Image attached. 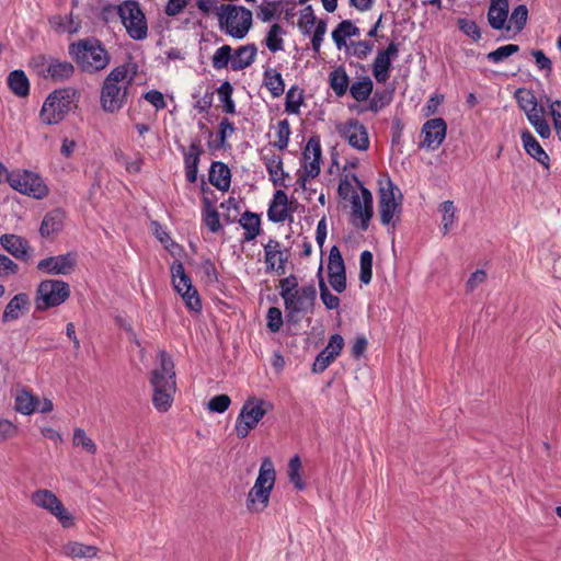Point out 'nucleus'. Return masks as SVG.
I'll return each instance as SVG.
<instances>
[{
    "instance_id": "obj_55",
    "label": "nucleus",
    "mask_w": 561,
    "mask_h": 561,
    "mask_svg": "<svg viewBox=\"0 0 561 561\" xmlns=\"http://www.w3.org/2000/svg\"><path fill=\"white\" fill-rule=\"evenodd\" d=\"M279 295L283 298V300H287V296L290 294H296L297 290L300 289L298 287V279L294 274H290L287 277H284L279 280Z\"/></svg>"
},
{
    "instance_id": "obj_26",
    "label": "nucleus",
    "mask_w": 561,
    "mask_h": 561,
    "mask_svg": "<svg viewBox=\"0 0 561 561\" xmlns=\"http://www.w3.org/2000/svg\"><path fill=\"white\" fill-rule=\"evenodd\" d=\"M508 16V0H491L488 10V22L494 30H502L505 27V22Z\"/></svg>"
},
{
    "instance_id": "obj_16",
    "label": "nucleus",
    "mask_w": 561,
    "mask_h": 561,
    "mask_svg": "<svg viewBox=\"0 0 561 561\" xmlns=\"http://www.w3.org/2000/svg\"><path fill=\"white\" fill-rule=\"evenodd\" d=\"M76 266V254L66 253L43 259L38 262L37 268L51 275L70 274Z\"/></svg>"
},
{
    "instance_id": "obj_61",
    "label": "nucleus",
    "mask_w": 561,
    "mask_h": 561,
    "mask_svg": "<svg viewBox=\"0 0 561 561\" xmlns=\"http://www.w3.org/2000/svg\"><path fill=\"white\" fill-rule=\"evenodd\" d=\"M19 265L9 256L0 253V277L5 278L18 274Z\"/></svg>"
},
{
    "instance_id": "obj_27",
    "label": "nucleus",
    "mask_w": 561,
    "mask_h": 561,
    "mask_svg": "<svg viewBox=\"0 0 561 561\" xmlns=\"http://www.w3.org/2000/svg\"><path fill=\"white\" fill-rule=\"evenodd\" d=\"M208 179L216 188L228 191L231 183L230 169L224 162L215 161L210 165Z\"/></svg>"
},
{
    "instance_id": "obj_39",
    "label": "nucleus",
    "mask_w": 561,
    "mask_h": 561,
    "mask_svg": "<svg viewBox=\"0 0 561 561\" xmlns=\"http://www.w3.org/2000/svg\"><path fill=\"white\" fill-rule=\"evenodd\" d=\"M203 219L205 225L211 232H218L221 229L218 211L208 197L203 198Z\"/></svg>"
},
{
    "instance_id": "obj_18",
    "label": "nucleus",
    "mask_w": 561,
    "mask_h": 561,
    "mask_svg": "<svg viewBox=\"0 0 561 561\" xmlns=\"http://www.w3.org/2000/svg\"><path fill=\"white\" fill-rule=\"evenodd\" d=\"M447 125L443 118L427 121L422 127L423 140L421 147L431 150L437 149L446 137Z\"/></svg>"
},
{
    "instance_id": "obj_34",
    "label": "nucleus",
    "mask_w": 561,
    "mask_h": 561,
    "mask_svg": "<svg viewBox=\"0 0 561 561\" xmlns=\"http://www.w3.org/2000/svg\"><path fill=\"white\" fill-rule=\"evenodd\" d=\"M329 82L331 89L337 96H343L350 89V78L342 66L330 72Z\"/></svg>"
},
{
    "instance_id": "obj_47",
    "label": "nucleus",
    "mask_w": 561,
    "mask_h": 561,
    "mask_svg": "<svg viewBox=\"0 0 561 561\" xmlns=\"http://www.w3.org/2000/svg\"><path fill=\"white\" fill-rule=\"evenodd\" d=\"M439 211L443 214L442 224L444 234H447L456 218V207L454 202L445 201L439 205Z\"/></svg>"
},
{
    "instance_id": "obj_33",
    "label": "nucleus",
    "mask_w": 561,
    "mask_h": 561,
    "mask_svg": "<svg viewBox=\"0 0 561 561\" xmlns=\"http://www.w3.org/2000/svg\"><path fill=\"white\" fill-rule=\"evenodd\" d=\"M359 35V28L352 21H342L332 32V39L336 47L341 49L346 45V38Z\"/></svg>"
},
{
    "instance_id": "obj_10",
    "label": "nucleus",
    "mask_w": 561,
    "mask_h": 561,
    "mask_svg": "<svg viewBox=\"0 0 561 561\" xmlns=\"http://www.w3.org/2000/svg\"><path fill=\"white\" fill-rule=\"evenodd\" d=\"M284 300L286 318L288 322L297 323L300 314L311 313L317 300V289L313 284L300 287L296 294L287 296Z\"/></svg>"
},
{
    "instance_id": "obj_63",
    "label": "nucleus",
    "mask_w": 561,
    "mask_h": 561,
    "mask_svg": "<svg viewBox=\"0 0 561 561\" xmlns=\"http://www.w3.org/2000/svg\"><path fill=\"white\" fill-rule=\"evenodd\" d=\"M549 108L553 122V128L556 130L558 138L561 141V101L556 100L551 102Z\"/></svg>"
},
{
    "instance_id": "obj_54",
    "label": "nucleus",
    "mask_w": 561,
    "mask_h": 561,
    "mask_svg": "<svg viewBox=\"0 0 561 561\" xmlns=\"http://www.w3.org/2000/svg\"><path fill=\"white\" fill-rule=\"evenodd\" d=\"M319 289H320V298L325 306L327 309L333 310L337 309L340 306V298L329 290L328 286L325 285L324 280L321 278L319 282Z\"/></svg>"
},
{
    "instance_id": "obj_6",
    "label": "nucleus",
    "mask_w": 561,
    "mask_h": 561,
    "mask_svg": "<svg viewBox=\"0 0 561 561\" xmlns=\"http://www.w3.org/2000/svg\"><path fill=\"white\" fill-rule=\"evenodd\" d=\"M217 16L219 26L237 39L244 38L252 26V12L242 5L221 4Z\"/></svg>"
},
{
    "instance_id": "obj_5",
    "label": "nucleus",
    "mask_w": 561,
    "mask_h": 561,
    "mask_svg": "<svg viewBox=\"0 0 561 561\" xmlns=\"http://www.w3.org/2000/svg\"><path fill=\"white\" fill-rule=\"evenodd\" d=\"M275 479L276 471L274 463L266 457L262 460L259 476L255 479L254 485L248 493L247 507L250 512L259 513L267 507Z\"/></svg>"
},
{
    "instance_id": "obj_22",
    "label": "nucleus",
    "mask_w": 561,
    "mask_h": 561,
    "mask_svg": "<svg viewBox=\"0 0 561 561\" xmlns=\"http://www.w3.org/2000/svg\"><path fill=\"white\" fill-rule=\"evenodd\" d=\"M373 194L366 187L362 186V198L354 194L352 196L353 216L360 219V228L367 230L369 221L374 215Z\"/></svg>"
},
{
    "instance_id": "obj_28",
    "label": "nucleus",
    "mask_w": 561,
    "mask_h": 561,
    "mask_svg": "<svg viewBox=\"0 0 561 561\" xmlns=\"http://www.w3.org/2000/svg\"><path fill=\"white\" fill-rule=\"evenodd\" d=\"M257 48L254 44L240 46L234 50L233 59L231 60V69L239 71L250 67L256 57Z\"/></svg>"
},
{
    "instance_id": "obj_9",
    "label": "nucleus",
    "mask_w": 561,
    "mask_h": 561,
    "mask_svg": "<svg viewBox=\"0 0 561 561\" xmlns=\"http://www.w3.org/2000/svg\"><path fill=\"white\" fill-rule=\"evenodd\" d=\"M117 13L121 18L127 34L135 41H142L148 35V24L146 16L137 1L126 0L117 7Z\"/></svg>"
},
{
    "instance_id": "obj_50",
    "label": "nucleus",
    "mask_w": 561,
    "mask_h": 561,
    "mask_svg": "<svg viewBox=\"0 0 561 561\" xmlns=\"http://www.w3.org/2000/svg\"><path fill=\"white\" fill-rule=\"evenodd\" d=\"M302 101L301 92H298L296 87H291L286 93L285 111L289 114H298Z\"/></svg>"
},
{
    "instance_id": "obj_30",
    "label": "nucleus",
    "mask_w": 561,
    "mask_h": 561,
    "mask_svg": "<svg viewBox=\"0 0 561 561\" xmlns=\"http://www.w3.org/2000/svg\"><path fill=\"white\" fill-rule=\"evenodd\" d=\"M31 502L50 514L62 503L50 490L39 489L31 494Z\"/></svg>"
},
{
    "instance_id": "obj_8",
    "label": "nucleus",
    "mask_w": 561,
    "mask_h": 561,
    "mask_svg": "<svg viewBox=\"0 0 561 561\" xmlns=\"http://www.w3.org/2000/svg\"><path fill=\"white\" fill-rule=\"evenodd\" d=\"M70 286L60 279L42 280L35 291V309L46 311L62 305L70 297Z\"/></svg>"
},
{
    "instance_id": "obj_46",
    "label": "nucleus",
    "mask_w": 561,
    "mask_h": 561,
    "mask_svg": "<svg viewBox=\"0 0 561 561\" xmlns=\"http://www.w3.org/2000/svg\"><path fill=\"white\" fill-rule=\"evenodd\" d=\"M290 134L289 122L287 119L279 121L276 126V140L273 144L274 147L278 150H285L288 146Z\"/></svg>"
},
{
    "instance_id": "obj_40",
    "label": "nucleus",
    "mask_w": 561,
    "mask_h": 561,
    "mask_svg": "<svg viewBox=\"0 0 561 561\" xmlns=\"http://www.w3.org/2000/svg\"><path fill=\"white\" fill-rule=\"evenodd\" d=\"M38 398L27 391H21L15 398V410L22 414L30 415L36 411Z\"/></svg>"
},
{
    "instance_id": "obj_38",
    "label": "nucleus",
    "mask_w": 561,
    "mask_h": 561,
    "mask_svg": "<svg viewBox=\"0 0 561 561\" xmlns=\"http://www.w3.org/2000/svg\"><path fill=\"white\" fill-rule=\"evenodd\" d=\"M264 85L268 89L273 98L280 96L285 91V83L282 75L275 69L265 70Z\"/></svg>"
},
{
    "instance_id": "obj_23",
    "label": "nucleus",
    "mask_w": 561,
    "mask_h": 561,
    "mask_svg": "<svg viewBox=\"0 0 561 561\" xmlns=\"http://www.w3.org/2000/svg\"><path fill=\"white\" fill-rule=\"evenodd\" d=\"M31 309V298L26 293H19L14 295L9 302L5 305L1 321L3 323H10L18 321L22 317L28 313Z\"/></svg>"
},
{
    "instance_id": "obj_64",
    "label": "nucleus",
    "mask_w": 561,
    "mask_h": 561,
    "mask_svg": "<svg viewBox=\"0 0 561 561\" xmlns=\"http://www.w3.org/2000/svg\"><path fill=\"white\" fill-rule=\"evenodd\" d=\"M203 150L197 142H192L188 147V152L185 154L184 163L185 168L187 167H198L199 156Z\"/></svg>"
},
{
    "instance_id": "obj_31",
    "label": "nucleus",
    "mask_w": 561,
    "mask_h": 561,
    "mask_svg": "<svg viewBox=\"0 0 561 561\" xmlns=\"http://www.w3.org/2000/svg\"><path fill=\"white\" fill-rule=\"evenodd\" d=\"M62 224L64 213L60 209H54L45 215L39 232L43 237H50L61 230Z\"/></svg>"
},
{
    "instance_id": "obj_60",
    "label": "nucleus",
    "mask_w": 561,
    "mask_h": 561,
    "mask_svg": "<svg viewBox=\"0 0 561 561\" xmlns=\"http://www.w3.org/2000/svg\"><path fill=\"white\" fill-rule=\"evenodd\" d=\"M459 28L473 41H479L481 38V32L478 24L474 21L467 19L458 20Z\"/></svg>"
},
{
    "instance_id": "obj_21",
    "label": "nucleus",
    "mask_w": 561,
    "mask_h": 561,
    "mask_svg": "<svg viewBox=\"0 0 561 561\" xmlns=\"http://www.w3.org/2000/svg\"><path fill=\"white\" fill-rule=\"evenodd\" d=\"M321 158L322 150L320 139L318 136H312L307 141L302 152L304 170H306L307 174L311 178L319 175L321 170Z\"/></svg>"
},
{
    "instance_id": "obj_53",
    "label": "nucleus",
    "mask_w": 561,
    "mask_h": 561,
    "mask_svg": "<svg viewBox=\"0 0 561 561\" xmlns=\"http://www.w3.org/2000/svg\"><path fill=\"white\" fill-rule=\"evenodd\" d=\"M528 19V9L525 4L517 5L510 15V23L514 25L516 32H520Z\"/></svg>"
},
{
    "instance_id": "obj_37",
    "label": "nucleus",
    "mask_w": 561,
    "mask_h": 561,
    "mask_svg": "<svg viewBox=\"0 0 561 561\" xmlns=\"http://www.w3.org/2000/svg\"><path fill=\"white\" fill-rule=\"evenodd\" d=\"M373 88V80L368 76H365L350 87V93L355 101L364 102L368 100Z\"/></svg>"
},
{
    "instance_id": "obj_35",
    "label": "nucleus",
    "mask_w": 561,
    "mask_h": 561,
    "mask_svg": "<svg viewBox=\"0 0 561 561\" xmlns=\"http://www.w3.org/2000/svg\"><path fill=\"white\" fill-rule=\"evenodd\" d=\"M241 227L245 230L244 240L251 241L260 234L261 219L257 214L245 211L239 220Z\"/></svg>"
},
{
    "instance_id": "obj_56",
    "label": "nucleus",
    "mask_w": 561,
    "mask_h": 561,
    "mask_svg": "<svg viewBox=\"0 0 561 561\" xmlns=\"http://www.w3.org/2000/svg\"><path fill=\"white\" fill-rule=\"evenodd\" d=\"M279 5L280 1H272L266 4H262L257 12V18L263 22H270L278 13Z\"/></svg>"
},
{
    "instance_id": "obj_4",
    "label": "nucleus",
    "mask_w": 561,
    "mask_h": 561,
    "mask_svg": "<svg viewBox=\"0 0 561 561\" xmlns=\"http://www.w3.org/2000/svg\"><path fill=\"white\" fill-rule=\"evenodd\" d=\"M80 98V92L71 87L53 91L45 100L39 116L47 125L58 124L71 111Z\"/></svg>"
},
{
    "instance_id": "obj_41",
    "label": "nucleus",
    "mask_w": 561,
    "mask_h": 561,
    "mask_svg": "<svg viewBox=\"0 0 561 561\" xmlns=\"http://www.w3.org/2000/svg\"><path fill=\"white\" fill-rule=\"evenodd\" d=\"M301 467V460L298 455L294 456L288 462V478L299 491L304 490L306 486L300 474Z\"/></svg>"
},
{
    "instance_id": "obj_51",
    "label": "nucleus",
    "mask_w": 561,
    "mask_h": 561,
    "mask_svg": "<svg viewBox=\"0 0 561 561\" xmlns=\"http://www.w3.org/2000/svg\"><path fill=\"white\" fill-rule=\"evenodd\" d=\"M518 50H519L518 45L507 44V45L501 46V47L496 48L495 50L489 53L486 55V58L494 64H499V62L503 61L505 58L517 53Z\"/></svg>"
},
{
    "instance_id": "obj_45",
    "label": "nucleus",
    "mask_w": 561,
    "mask_h": 561,
    "mask_svg": "<svg viewBox=\"0 0 561 561\" xmlns=\"http://www.w3.org/2000/svg\"><path fill=\"white\" fill-rule=\"evenodd\" d=\"M72 444L76 447H82L91 455H94L98 449L95 443L87 435L85 431L80 427H76L73 431Z\"/></svg>"
},
{
    "instance_id": "obj_19",
    "label": "nucleus",
    "mask_w": 561,
    "mask_h": 561,
    "mask_svg": "<svg viewBox=\"0 0 561 561\" xmlns=\"http://www.w3.org/2000/svg\"><path fill=\"white\" fill-rule=\"evenodd\" d=\"M344 346V340L340 334H333L328 345L317 355L312 365L314 374L323 373L329 365L340 355Z\"/></svg>"
},
{
    "instance_id": "obj_25",
    "label": "nucleus",
    "mask_w": 561,
    "mask_h": 561,
    "mask_svg": "<svg viewBox=\"0 0 561 561\" xmlns=\"http://www.w3.org/2000/svg\"><path fill=\"white\" fill-rule=\"evenodd\" d=\"M520 139L526 153L539 162L545 169L549 170L550 158L535 136L528 129H524L520 133Z\"/></svg>"
},
{
    "instance_id": "obj_59",
    "label": "nucleus",
    "mask_w": 561,
    "mask_h": 561,
    "mask_svg": "<svg viewBox=\"0 0 561 561\" xmlns=\"http://www.w3.org/2000/svg\"><path fill=\"white\" fill-rule=\"evenodd\" d=\"M231 400L227 394H218L213 397L208 402V409L211 412L224 413L228 410Z\"/></svg>"
},
{
    "instance_id": "obj_11",
    "label": "nucleus",
    "mask_w": 561,
    "mask_h": 561,
    "mask_svg": "<svg viewBox=\"0 0 561 561\" xmlns=\"http://www.w3.org/2000/svg\"><path fill=\"white\" fill-rule=\"evenodd\" d=\"M7 182L13 190L37 199L44 198L48 194V187L43 179L27 170L10 172L7 174Z\"/></svg>"
},
{
    "instance_id": "obj_36",
    "label": "nucleus",
    "mask_w": 561,
    "mask_h": 561,
    "mask_svg": "<svg viewBox=\"0 0 561 561\" xmlns=\"http://www.w3.org/2000/svg\"><path fill=\"white\" fill-rule=\"evenodd\" d=\"M264 164L274 185H283V180L287 174L284 172L282 158L276 154L264 157Z\"/></svg>"
},
{
    "instance_id": "obj_43",
    "label": "nucleus",
    "mask_w": 561,
    "mask_h": 561,
    "mask_svg": "<svg viewBox=\"0 0 561 561\" xmlns=\"http://www.w3.org/2000/svg\"><path fill=\"white\" fill-rule=\"evenodd\" d=\"M233 59L232 48L229 45L220 46L211 57V65L216 70H221Z\"/></svg>"
},
{
    "instance_id": "obj_58",
    "label": "nucleus",
    "mask_w": 561,
    "mask_h": 561,
    "mask_svg": "<svg viewBox=\"0 0 561 561\" xmlns=\"http://www.w3.org/2000/svg\"><path fill=\"white\" fill-rule=\"evenodd\" d=\"M51 515L57 518V520L64 528H71L76 524L75 516L70 512H68V510L64 506L62 503L58 506L57 510H55L51 513Z\"/></svg>"
},
{
    "instance_id": "obj_29",
    "label": "nucleus",
    "mask_w": 561,
    "mask_h": 561,
    "mask_svg": "<svg viewBox=\"0 0 561 561\" xmlns=\"http://www.w3.org/2000/svg\"><path fill=\"white\" fill-rule=\"evenodd\" d=\"M7 84L10 91L19 98H26L30 94V80L23 70L11 71L7 78Z\"/></svg>"
},
{
    "instance_id": "obj_62",
    "label": "nucleus",
    "mask_w": 561,
    "mask_h": 561,
    "mask_svg": "<svg viewBox=\"0 0 561 561\" xmlns=\"http://www.w3.org/2000/svg\"><path fill=\"white\" fill-rule=\"evenodd\" d=\"M289 207H282L278 205H270L267 210L268 219L273 222H284L289 217Z\"/></svg>"
},
{
    "instance_id": "obj_52",
    "label": "nucleus",
    "mask_w": 561,
    "mask_h": 561,
    "mask_svg": "<svg viewBox=\"0 0 561 561\" xmlns=\"http://www.w3.org/2000/svg\"><path fill=\"white\" fill-rule=\"evenodd\" d=\"M316 15L313 13V9L311 5H307L305 9L300 12V18L298 20V26L301 30V32L306 35L310 34L311 28L316 24Z\"/></svg>"
},
{
    "instance_id": "obj_14",
    "label": "nucleus",
    "mask_w": 561,
    "mask_h": 561,
    "mask_svg": "<svg viewBox=\"0 0 561 561\" xmlns=\"http://www.w3.org/2000/svg\"><path fill=\"white\" fill-rule=\"evenodd\" d=\"M335 130L351 147L360 151L369 148L367 129L359 121L351 118L345 123H337Z\"/></svg>"
},
{
    "instance_id": "obj_32",
    "label": "nucleus",
    "mask_w": 561,
    "mask_h": 561,
    "mask_svg": "<svg viewBox=\"0 0 561 561\" xmlns=\"http://www.w3.org/2000/svg\"><path fill=\"white\" fill-rule=\"evenodd\" d=\"M64 553L70 558H88L94 559L98 557L99 548L95 546L84 545L78 541H69L62 548Z\"/></svg>"
},
{
    "instance_id": "obj_17",
    "label": "nucleus",
    "mask_w": 561,
    "mask_h": 561,
    "mask_svg": "<svg viewBox=\"0 0 561 561\" xmlns=\"http://www.w3.org/2000/svg\"><path fill=\"white\" fill-rule=\"evenodd\" d=\"M264 254L266 271H275L276 274L280 276L285 275V264L288 261L289 256L288 251L286 249H282V245L278 241L271 239L264 245Z\"/></svg>"
},
{
    "instance_id": "obj_42",
    "label": "nucleus",
    "mask_w": 561,
    "mask_h": 561,
    "mask_svg": "<svg viewBox=\"0 0 561 561\" xmlns=\"http://www.w3.org/2000/svg\"><path fill=\"white\" fill-rule=\"evenodd\" d=\"M220 101L222 102L224 112L228 114L236 113V104L232 100L233 88L230 82L225 81L217 90Z\"/></svg>"
},
{
    "instance_id": "obj_48",
    "label": "nucleus",
    "mask_w": 561,
    "mask_h": 561,
    "mask_svg": "<svg viewBox=\"0 0 561 561\" xmlns=\"http://www.w3.org/2000/svg\"><path fill=\"white\" fill-rule=\"evenodd\" d=\"M515 98L518 103V106L520 107L524 113L529 110H534L536 106H538L537 98L535 94L527 89H518L515 92Z\"/></svg>"
},
{
    "instance_id": "obj_13",
    "label": "nucleus",
    "mask_w": 561,
    "mask_h": 561,
    "mask_svg": "<svg viewBox=\"0 0 561 561\" xmlns=\"http://www.w3.org/2000/svg\"><path fill=\"white\" fill-rule=\"evenodd\" d=\"M396 191H398V187L394 186L390 180L387 181L386 185L379 188L378 210L380 221L383 226L390 225L394 217L401 211L402 195L399 194L400 201L398 202L396 199Z\"/></svg>"
},
{
    "instance_id": "obj_44",
    "label": "nucleus",
    "mask_w": 561,
    "mask_h": 561,
    "mask_svg": "<svg viewBox=\"0 0 561 561\" xmlns=\"http://www.w3.org/2000/svg\"><path fill=\"white\" fill-rule=\"evenodd\" d=\"M359 265V280L367 285L370 283L373 277V253L370 251L365 250L360 253Z\"/></svg>"
},
{
    "instance_id": "obj_7",
    "label": "nucleus",
    "mask_w": 561,
    "mask_h": 561,
    "mask_svg": "<svg viewBox=\"0 0 561 561\" xmlns=\"http://www.w3.org/2000/svg\"><path fill=\"white\" fill-rule=\"evenodd\" d=\"M271 409L272 404L263 399L248 398L236 420L234 432L237 436L245 438Z\"/></svg>"
},
{
    "instance_id": "obj_57",
    "label": "nucleus",
    "mask_w": 561,
    "mask_h": 561,
    "mask_svg": "<svg viewBox=\"0 0 561 561\" xmlns=\"http://www.w3.org/2000/svg\"><path fill=\"white\" fill-rule=\"evenodd\" d=\"M267 328L271 332H278L283 325V314L279 308L271 307L266 314Z\"/></svg>"
},
{
    "instance_id": "obj_12",
    "label": "nucleus",
    "mask_w": 561,
    "mask_h": 561,
    "mask_svg": "<svg viewBox=\"0 0 561 561\" xmlns=\"http://www.w3.org/2000/svg\"><path fill=\"white\" fill-rule=\"evenodd\" d=\"M172 283L174 289L181 295L186 307L195 312L202 310V302L198 291L193 286L191 278L186 275L181 262L175 261L171 266Z\"/></svg>"
},
{
    "instance_id": "obj_20",
    "label": "nucleus",
    "mask_w": 561,
    "mask_h": 561,
    "mask_svg": "<svg viewBox=\"0 0 561 561\" xmlns=\"http://www.w3.org/2000/svg\"><path fill=\"white\" fill-rule=\"evenodd\" d=\"M0 244L14 259L23 262L31 260L32 248L25 238L13 233H4L0 237Z\"/></svg>"
},
{
    "instance_id": "obj_49",
    "label": "nucleus",
    "mask_w": 561,
    "mask_h": 561,
    "mask_svg": "<svg viewBox=\"0 0 561 561\" xmlns=\"http://www.w3.org/2000/svg\"><path fill=\"white\" fill-rule=\"evenodd\" d=\"M284 33L279 24H273L267 33L265 43L267 48L276 53L283 49V38L280 35Z\"/></svg>"
},
{
    "instance_id": "obj_15",
    "label": "nucleus",
    "mask_w": 561,
    "mask_h": 561,
    "mask_svg": "<svg viewBox=\"0 0 561 561\" xmlns=\"http://www.w3.org/2000/svg\"><path fill=\"white\" fill-rule=\"evenodd\" d=\"M399 54V44L391 42L386 49L379 50L374 64L373 75L378 83H386L390 77L391 61Z\"/></svg>"
},
{
    "instance_id": "obj_1",
    "label": "nucleus",
    "mask_w": 561,
    "mask_h": 561,
    "mask_svg": "<svg viewBox=\"0 0 561 561\" xmlns=\"http://www.w3.org/2000/svg\"><path fill=\"white\" fill-rule=\"evenodd\" d=\"M158 356L160 367L150 374V385L153 389L152 403L158 411L165 412L171 408L176 388L174 363L165 351H160Z\"/></svg>"
},
{
    "instance_id": "obj_24",
    "label": "nucleus",
    "mask_w": 561,
    "mask_h": 561,
    "mask_svg": "<svg viewBox=\"0 0 561 561\" xmlns=\"http://www.w3.org/2000/svg\"><path fill=\"white\" fill-rule=\"evenodd\" d=\"M37 60L41 61L42 66H46L45 77L50 78L55 82L66 81L75 73V67L69 61H60L51 57L47 59L45 56H39Z\"/></svg>"
},
{
    "instance_id": "obj_2",
    "label": "nucleus",
    "mask_w": 561,
    "mask_h": 561,
    "mask_svg": "<svg viewBox=\"0 0 561 561\" xmlns=\"http://www.w3.org/2000/svg\"><path fill=\"white\" fill-rule=\"evenodd\" d=\"M127 65H121L111 70L101 88L100 103L106 113L118 112L127 102L128 88L131 78H127Z\"/></svg>"
},
{
    "instance_id": "obj_3",
    "label": "nucleus",
    "mask_w": 561,
    "mask_h": 561,
    "mask_svg": "<svg viewBox=\"0 0 561 561\" xmlns=\"http://www.w3.org/2000/svg\"><path fill=\"white\" fill-rule=\"evenodd\" d=\"M73 56L82 71L93 73L105 69L111 56L102 43L98 39H81L70 46Z\"/></svg>"
}]
</instances>
